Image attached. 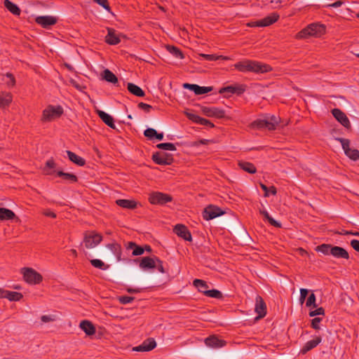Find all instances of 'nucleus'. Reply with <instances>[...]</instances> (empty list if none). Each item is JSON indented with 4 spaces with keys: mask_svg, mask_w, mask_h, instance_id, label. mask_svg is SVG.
I'll list each match as a JSON object with an SVG mask.
<instances>
[{
    "mask_svg": "<svg viewBox=\"0 0 359 359\" xmlns=\"http://www.w3.org/2000/svg\"><path fill=\"white\" fill-rule=\"evenodd\" d=\"M126 248L128 250H133V255L137 256L141 255L144 253V249L140 246L137 245L133 242H129L126 244Z\"/></svg>",
    "mask_w": 359,
    "mask_h": 359,
    "instance_id": "393cba45",
    "label": "nucleus"
},
{
    "mask_svg": "<svg viewBox=\"0 0 359 359\" xmlns=\"http://www.w3.org/2000/svg\"><path fill=\"white\" fill-rule=\"evenodd\" d=\"M320 320H321L320 318H315L314 319H313L312 320V327L314 329H318L319 328L318 324L320 322Z\"/></svg>",
    "mask_w": 359,
    "mask_h": 359,
    "instance_id": "13d9d810",
    "label": "nucleus"
},
{
    "mask_svg": "<svg viewBox=\"0 0 359 359\" xmlns=\"http://www.w3.org/2000/svg\"><path fill=\"white\" fill-rule=\"evenodd\" d=\"M156 346V341L150 338L144 341L142 344L133 348L135 351H149Z\"/></svg>",
    "mask_w": 359,
    "mask_h": 359,
    "instance_id": "f8f14e48",
    "label": "nucleus"
},
{
    "mask_svg": "<svg viewBox=\"0 0 359 359\" xmlns=\"http://www.w3.org/2000/svg\"><path fill=\"white\" fill-rule=\"evenodd\" d=\"M202 111L203 113L207 116H214L217 118H222L224 117V111L222 109H220L219 108H215V107H202Z\"/></svg>",
    "mask_w": 359,
    "mask_h": 359,
    "instance_id": "4468645a",
    "label": "nucleus"
},
{
    "mask_svg": "<svg viewBox=\"0 0 359 359\" xmlns=\"http://www.w3.org/2000/svg\"><path fill=\"white\" fill-rule=\"evenodd\" d=\"M200 56L203 57V58L208 60H216V59L221 57V56H215L214 55H208V54H201Z\"/></svg>",
    "mask_w": 359,
    "mask_h": 359,
    "instance_id": "6e6d98bb",
    "label": "nucleus"
},
{
    "mask_svg": "<svg viewBox=\"0 0 359 359\" xmlns=\"http://www.w3.org/2000/svg\"><path fill=\"white\" fill-rule=\"evenodd\" d=\"M185 114L187 115V116L192 120L193 121L196 122V123H198V120H199V118L200 116H197V115H195L194 114H191V113H189L188 111H185Z\"/></svg>",
    "mask_w": 359,
    "mask_h": 359,
    "instance_id": "5fc2aeb1",
    "label": "nucleus"
},
{
    "mask_svg": "<svg viewBox=\"0 0 359 359\" xmlns=\"http://www.w3.org/2000/svg\"><path fill=\"white\" fill-rule=\"evenodd\" d=\"M336 140L339 141L344 151L345 154L353 161H357L359 158V151L352 149L349 147L350 142L348 140L343 138H337Z\"/></svg>",
    "mask_w": 359,
    "mask_h": 359,
    "instance_id": "39448f33",
    "label": "nucleus"
},
{
    "mask_svg": "<svg viewBox=\"0 0 359 359\" xmlns=\"http://www.w3.org/2000/svg\"><path fill=\"white\" fill-rule=\"evenodd\" d=\"M308 293H309V290L307 289H304V288L300 289L299 302L301 304H304Z\"/></svg>",
    "mask_w": 359,
    "mask_h": 359,
    "instance_id": "8fccbe9b",
    "label": "nucleus"
},
{
    "mask_svg": "<svg viewBox=\"0 0 359 359\" xmlns=\"http://www.w3.org/2000/svg\"><path fill=\"white\" fill-rule=\"evenodd\" d=\"M212 90V87H201L198 85H195L194 92L196 95H202L210 92Z\"/></svg>",
    "mask_w": 359,
    "mask_h": 359,
    "instance_id": "e433bc0d",
    "label": "nucleus"
},
{
    "mask_svg": "<svg viewBox=\"0 0 359 359\" xmlns=\"http://www.w3.org/2000/svg\"><path fill=\"white\" fill-rule=\"evenodd\" d=\"M235 68L241 72H251L257 74H263L271 71V68L263 63L257 61L244 60L234 65Z\"/></svg>",
    "mask_w": 359,
    "mask_h": 359,
    "instance_id": "f257e3e1",
    "label": "nucleus"
},
{
    "mask_svg": "<svg viewBox=\"0 0 359 359\" xmlns=\"http://www.w3.org/2000/svg\"><path fill=\"white\" fill-rule=\"evenodd\" d=\"M174 231L177 236L183 238L184 240L191 241V233L185 226L182 224H177L175 226Z\"/></svg>",
    "mask_w": 359,
    "mask_h": 359,
    "instance_id": "dca6fc26",
    "label": "nucleus"
},
{
    "mask_svg": "<svg viewBox=\"0 0 359 359\" xmlns=\"http://www.w3.org/2000/svg\"><path fill=\"white\" fill-rule=\"evenodd\" d=\"M205 294L215 298H220L222 297V293L217 290H208L205 292Z\"/></svg>",
    "mask_w": 359,
    "mask_h": 359,
    "instance_id": "49530a36",
    "label": "nucleus"
},
{
    "mask_svg": "<svg viewBox=\"0 0 359 359\" xmlns=\"http://www.w3.org/2000/svg\"><path fill=\"white\" fill-rule=\"evenodd\" d=\"M156 262L157 264V266H156L155 268H157L160 272L164 273L165 271H164L163 266L161 264V262L158 258H156Z\"/></svg>",
    "mask_w": 359,
    "mask_h": 359,
    "instance_id": "e2e57ef3",
    "label": "nucleus"
},
{
    "mask_svg": "<svg viewBox=\"0 0 359 359\" xmlns=\"http://www.w3.org/2000/svg\"><path fill=\"white\" fill-rule=\"evenodd\" d=\"M139 107L142 109H144L147 111H149V110L151 109V106L147 104H145V103H143V102H140L139 104Z\"/></svg>",
    "mask_w": 359,
    "mask_h": 359,
    "instance_id": "0e129e2a",
    "label": "nucleus"
},
{
    "mask_svg": "<svg viewBox=\"0 0 359 359\" xmlns=\"http://www.w3.org/2000/svg\"><path fill=\"white\" fill-rule=\"evenodd\" d=\"M116 203L124 208L133 209L136 207V203L134 201L119 199L116 201Z\"/></svg>",
    "mask_w": 359,
    "mask_h": 359,
    "instance_id": "473e14b6",
    "label": "nucleus"
},
{
    "mask_svg": "<svg viewBox=\"0 0 359 359\" xmlns=\"http://www.w3.org/2000/svg\"><path fill=\"white\" fill-rule=\"evenodd\" d=\"M55 318L51 316H41V320L44 323L53 321Z\"/></svg>",
    "mask_w": 359,
    "mask_h": 359,
    "instance_id": "680f3d73",
    "label": "nucleus"
},
{
    "mask_svg": "<svg viewBox=\"0 0 359 359\" xmlns=\"http://www.w3.org/2000/svg\"><path fill=\"white\" fill-rule=\"evenodd\" d=\"M224 214V212L222 211L218 207L213 205H210L204 209L203 216L205 219L210 220L215 219L219 216H221Z\"/></svg>",
    "mask_w": 359,
    "mask_h": 359,
    "instance_id": "423d86ee",
    "label": "nucleus"
},
{
    "mask_svg": "<svg viewBox=\"0 0 359 359\" xmlns=\"http://www.w3.org/2000/svg\"><path fill=\"white\" fill-rule=\"evenodd\" d=\"M196 84L184 83L183 87L186 89L194 90Z\"/></svg>",
    "mask_w": 359,
    "mask_h": 359,
    "instance_id": "69168bd1",
    "label": "nucleus"
},
{
    "mask_svg": "<svg viewBox=\"0 0 359 359\" xmlns=\"http://www.w3.org/2000/svg\"><path fill=\"white\" fill-rule=\"evenodd\" d=\"M325 32L324 25L313 23L307 26L297 34V39H304L308 36L320 37Z\"/></svg>",
    "mask_w": 359,
    "mask_h": 359,
    "instance_id": "f03ea898",
    "label": "nucleus"
},
{
    "mask_svg": "<svg viewBox=\"0 0 359 359\" xmlns=\"http://www.w3.org/2000/svg\"><path fill=\"white\" fill-rule=\"evenodd\" d=\"M194 285L196 287L198 288V290L200 292H203L204 294H205V292L208 291L207 289L208 287L206 283L202 280L195 279L194 281Z\"/></svg>",
    "mask_w": 359,
    "mask_h": 359,
    "instance_id": "c9c22d12",
    "label": "nucleus"
},
{
    "mask_svg": "<svg viewBox=\"0 0 359 359\" xmlns=\"http://www.w3.org/2000/svg\"><path fill=\"white\" fill-rule=\"evenodd\" d=\"M90 263L92 264V265L93 266H95L96 268L101 269L105 270L108 268V266H105L104 263L100 259H91Z\"/></svg>",
    "mask_w": 359,
    "mask_h": 359,
    "instance_id": "a19ab883",
    "label": "nucleus"
},
{
    "mask_svg": "<svg viewBox=\"0 0 359 359\" xmlns=\"http://www.w3.org/2000/svg\"><path fill=\"white\" fill-rule=\"evenodd\" d=\"M97 113L99 115L100 118L110 128L115 129L116 126L114 123V119L112 116H111L109 114H107L106 112L101 111V110H97Z\"/></svg>",
    "mask_w": 359,
    "mask_h": 359,
    "instance_id": "6ab92c4d",
    "label": "nucleus"
},
{
    "mask_svg": "<svg viewBox=\"0 0 359 359\" xmlns=\"http://www.w3.org/2000/svg\"><path fill=\"white\" fill-rule=\"evenodd\" d=\"M259 184L262 189L265 191V196H269V193H271L273 195L276 194V190L274 187H271L270 189H269L266 185H264L262 183H260Z\"/></svg>",
    "mask_w": 359,
    "mask_h": 359,
    "instance_id": "c03bdc74",
    "label": "nucleus"
},
{
    "mask_svg": "<svg viewBox=\"0 0 359 359\" xmlns=\"http://www.w3.org/2000/svg\"><path fill=\"white\" fill-rule=\"evenodd\" d=\"M245 91V88L242 86H227L226 88H224L220 90L219 93H223L225 92H229L231 93H236L238 95L242 94Z\"/></svg>",
    "mask_w": 359,
    "mask_h": 359,
    "instance_id": "b1692460",
    "label": "nucleus"
},
{
    "mask_svg": "<svg viewBox=\"0 0 359 359\" xmlns=\"http://www.w3.org/2000/svg\"><path fill=\"white\" fill-rule=\"evenodd\" d=\"M102 78L108 82L116 83L118 81L116 76L109 69H106L101 74Z\"/></svg>",
    "mask_w": 359,
    "mask_h": 359,
    "instance_id": "c756f323",
    "label": "nucleus"
},
{
    "mask_svg": "<svg viewBox=\"0 0 359 359\" xmlns=\"http://www.w3.org/2000/svg\"><path fill=\"white\" fill-rule=\"evenodd\" d=\"M144 135L148 138H152L155 137L156 135H157V132L154 128H147L144 130Z\"/></svg>",
    "mask_w": 359,
    "mask_h": 359,
    "instance_id": "de8ad7c7",
    "label": "nucleus"
},
{
    "mask_svg": "<svg viewBox=\"0 0 359 359\" xmlns=\"http://www.w3.org/2000/svg\"><path fill=\"white\" fill-rule=\"evenodd\" d=\"M331 255L337 258H348V254L346 250L338 246L332 247Z\"/></svg>",
    "mask_w": 359,
    "mask_h": 359,
    "instance_id": "5701e85b",
    "label": "nucleus"
},
{
    "mask_svg": "<svg viewBox=\"0 0 359 359\" xmlns=\"http://www.w3.org/2000/svg\"><path fill=\"white\" fill-rule=\"evenodd\" d=\"M306 305V306H309V307H313V308L317 307V305L316 304V296L314 294L312 293L311 294H310V296L307 299Z\"/></svg>",
    "mask_w": 359,
    "mask_h": 359,
    "instance_id": "a18cd8bd",
    "label": "nucleus"
},
{
    "mask_svg": "<svg viewBox=\"0 0 359 359\" xmlns=\"http://www.w3.org/2000/svg\"><path fill=\"white\" fill-rule=\"evenodd\" d=\"M241 168L249 173H255L256 172L255 167L249 162L241 161L238 163Z\"/></svg>",
    "mask_w": 359,
    "mask_h": 359,
    "instance_id": "72a5a7b5",
    "label": "nucleus"
},
{
    "mask_svg": "<svg viewBox=\"0 0 359 359\" xmlns=\"http://www.w3.org/2000/svg\"><path fill=\"white\" fill-rule=\"evenodd\" d=\"M260 214L264 217L266 220H267L271 225L276 226V227H280L281 224L278 221L275 220L273 217H271L266 210L265 209H260L259 210Z\"/></svg>",
    "mask_w": 359,
    "mask_h": 359,
    "instance_id": "c85d7f7f",
    "label": "nucleus"
},
{
    "mask_svg": "<svg viewBox=\"0 0 359 359\" xmlns=\"http://www.w3.org/2000/svg\"><path fill=\"white\" fill-rule=\"evenodd\" d=\"M12 100V95L11 93L2 92L0 93V107H5L8 106Z\"/></svg>",
    "mask_w": 359,
    "mask_h": 359,
    "instance_id": "cd10ccee",
    "label": "nucleus"
},
{
    "mask_svg": "<svg viewBox=\"0 0 359 359\" xmlns=\"http://www.w3.org/2000/svg\"><path fill=\"white\" fill-rule=\"evenodd\" d=\"M140 266L142 270L154 269L157 266L156 258L149 257H143L140 263Z\"/></svg>",
    "mask_w": 359,
    "mask_h": 359,
    "instance_id": "f3484780",
    "label": "nucleus"
},
{
    "mask_svg": "<svg viewBox=\"0 0 359 359\" xmlns=\"http://www.w3.org/2000/svg\"><path fill=\"white\" fill-rule=\"evenodd\" d=\"M279 118L276 116L266 115L262 118L252 122L250 126L252 128H266L269 130H274L279 123Z\"/></svg>",
    "mask_w": 359,
    "mask_h": 359,
    "instance_id": "7ed1b4c3",
    "label": "nucleus"
},
{
    "mask_svg": "<svg viewBox=\"0 0 359 359\" xmlns=\"http://www.w3.org/2000/svg\"><path fill=\"white\" fill-rule=\"evenodd\" d=\"M57 175L60 177H64L66 180H70L72 182H76L77 180L76 177L74 175H72L70 173H66L62 171H58Z\"/></svg>",
    "mask_w": 359,
    "mask_h": 359,
    "instance_id": "79ce46f5",
    "label": "nucleus"
},
{
    "mask_svg": "<svg viewBox=\"0 0 359 359\" xmlns=\"http://www.w3.org/2000/svg\"><path fill=\"white\" fill-rule=\"evenodd\" d=\"M22 297V294L16 292L7 291L6 295V298L8 299L10 301H19Z\"/></svg>",
    "mask_w": 359,
    "mask_h": 359,
    "instance_id": "4c0bfd02",
    "label": "nucleus"
},
{
    "mask_svg": "<svg viewBox=\"0 0 359 359\" xmlns=\"http://www.w3.org/2000/svg\"><path fill=\"white\" fill-rule=\"evenodd\" d=\"M56 21L55 18L50 15L39 16L36 18V22L45 28L54 25Z\"/></svg>",
    "mask_w": 359,
    "mask_h": 359,
    "instance_id": "2eb2a0df",
    "label": "nucleus"
},
{
    "mask_svg": "<svg viewBox=\"0 0 359 359\" xmlns=\"http://www.w3.org/2000/svg\"><path fill=\"white\" fill-rule=\"evenodd\" d=\"M324 314V309L323 308H317L316 309L313 310V311H311L310 313H309V316L313 317V316H319V315H323Z\"/></svg>",
    "mask_w": 359,
    "mask_h": 359,
    "instance_id": "3c124183",
    "label": "nucleus"
},
{
    "mask_svg": "<svg viewBox=\"0 0 359 359\" xmlns=\"http://www.w3.org/2000/svg\"><path fill=\"white\" fill-rule=\"evenodd\" d=\"M157 147L161 149L174 151L175 147L172 143H161L157 145Z\"/></svg>",
    "mask_w": 359,
    "mask_h": 359,
    "instance_id": "37998d69",
    "label": "nucleus"
},
{
    "mask_svg": "<svg viewBox=\"0 0 359 359\" xmlns=\"http://www.w3.org/2000/svg\"><path fill=\"white\" fill-rule=\"evenodd\" d=\"M255 312L258 313V316L255 318V320H258L266 315V304L262 298L259 296L256 297Z\"/></svg>",
    "mask_w": 359,
    "mask_h": 359,
    "instance_id": "9b49d317",
    "label": "nucleus"
},
{
    "mask_svg": "<svg viewBox=\"0 0 359 359\" xmlns=\"http://www.w3.org/2000/svg\"><path fill=\"white\" fill-rule=\"evenodd\" d=\"M205 344L209 348L217 349L224 346L226 341L212 335L205 339Z\"/></svg>",
    "mask_w": 359,
    "mask_h": 359,
    "instance_id": "9d476101",
    "label": "nucleus"
},
{
    "mask_svg": "<svg viewBox=\"0 0 359 359\" xmlns=\"http://www.w3.org/2000/svg\"><path fill=\"white\" fill-rule=\"evenodd\" d=\"M108 34L105 37V41L110 45H116L120 42L119 35L114 29L108 28Z\"/></svg>",
    "mask_w": 359,
    "mask_h": 359,
    "instance_id": "a211bd4d",
    "label": "nucleus"
},
{
    "mask_svg": "<svg viewBox=\"0 0 359 359\" xmlns=\"http://www.w3.org/2000/svg\"><path fill=\"white\" fill-rule=\"evenodd\" d=\"M127 88L130 93L136 96L143 97L144 95V91L139 86L132 83H128Z\"/></svg>",
    "mask_w": 359,
    "mask_h": 359,
    "instance_id": "bb28decb",
    "label": "nucleus"
},
{
    "mask_svg": "<svg viewBox=\"0 0 359 359\" xmlns=\"http://www.w3.org/2000/svg\"><path fill=\"white\" fill-rule=\"evenodd\" d=\"M133 299L134 298L132 297H121L119 298L120 302L123 304H130Z\"/></svg>",
    "mask_w": 359,
    "mask_h": 359,
    "instance_id": "864d4df0",
    "label": "nucleus"
},
{
    "mask_svg": "<svg viewBox=\"0 0 359 359\" xmlns=\"http://www.w3.org/2000/svg\"><path fill=\"white\" fill-rule=\"evenodd\" d=\"M62 109L60 107L49 106L43 112V118L45 121H51L59 117L62 114Z\"/></svg>",
    "mask_w": 359,
    "mask_h": 359,
    "instance_id": "0eeeda50",
    "label": "nucleus"
},
{
    "mask_svg": "<svg viewBox=\"0 0 359 359\" xmlns=\"http://www.w3.org/2000/svg\"><path fill=\"white\" fill-rule=\"evenodd\" d=\"M166 48L172 55L176 57L183 58V54L177 48L172 46H167Z\"/></svg>",
    "mask_w": 359,
    "mask_h": 359,
    "instance_id": "58836bf2",
    "label": "nucleus"
},
{
    "mask_svg": "<svg viewBox=\"0 0 359 359\" xmlns=\"http://www.w3.org/2000/svg\"><path fill=\"white\" fill-rule=\"evenodd\" d=\"M70 83H71V84H72L73 86H74V87H75V88H76L77 89L80 90H81V86L79 84H78V83H77L74 80L71 79V80H70Z\"/></svg>",
    "mask_w": 359,
    "mask_h": 359,
    "instance_id": "774afa93",
    "label": "nucleus"
},
{
    "mask_svg": "<svg viewBox=\"0 0 359 359\" xmlns=\"http://www.w3.org/2000/svg\"><path fill=\"white\" fill-rule=\"evenodd\" d=\"M198 123H201L202 125L210 126L211 127L214 126V125L212 123H211L208 120L201 118V117L199 118Z\"/></svg>",
    "mask_w": 359,
    "mask_h": 359,
    "instance_id": "4d7b16f0",
    "label": "nucleus"
},
{
    "mask_svg": "<svg viewBox=\"0 0 359 359\" xmlns=\"http://www.w3.org/2000/svg\"><path fill=\"white\" fill-rule=\"evenodd\" d=\"M95 3L103 7L106 11L111 12L107 0H93Z\"/></svg>",
    "mask_w": 359,
    "mask_h": 359,
    "instance_id": "09e8293b",
    "label": "nucleus"
},
{
    "mask_svg": "<svg viewBox=\"0 0 359 359\" xmlns=\"http://www.w3.org/2000/svg\"><path fill=\"white\" fill-rule=\"evenodd\" d=\"M25 280L29 284L39 283L41 279V276L31 268H23L21 269Z\"/></svg>",
    "mask_w": 359,
    "mask_h": 359,
    "instance_id": "20e7f679",
    "label": "nucleus"
},
{
    "mask_svg": "<svg viewBox=\"0 0 359 359\" xmlns=\"http://www.w3.org/2000/svg\"><path fill=\"white\" fill-rule=\"evenodd\" d=\"M107 248H109L113 255L117 254L119 250V246L117 244H109Z\"/></svg>",
    "mask_w": 359,
    "mask_h": 359,
    "instance_id": "603ef678",
    "label": "nucleus"
},
{
    "mask_svg": "<svg viewBox=\"0 0 359 359\" xmlns=\"http://www.w3.org/2000/svg\"><path fill=\"white\" fill-rule=\"evenodd\" d=\"M321 342V338L317 337L316 339L311 340L308 341L304 346L301 350V352L302 353H305L307 351L311 350L312 348H315L318 344H319Z\"/></svg>",
    "mask_w": 359,
    "mask_h": 359,
    "instance_id": "a878e982",
    "label": "nucleus"
},
{
    "mask_svg": "<svg viewBox=\"0 0 359 359\" xmlns=\"http://www.w3.org/2000/svg\"><path fill=\"white\" fill-rule=\"evenodd\" d=\"M15 213L11 210L4 208H0L1 220L13 219L15 217Z\"/></svg>",
    "mask_w": 359,
    "mask_h": 359,
    "instance_id": "7c9ffc66",
    "label": "nucleus"
},
{
    "mask_svg": "<svg viewBox=\"0 0 359 359\" xmlns=\"http://www.w3.org/2000/svg\"><path fill=\"white\" fill-rule=\"evenodd\" d=\"M351 245L354 250L359 252V241L352 240L351 242Z\"/></svg>",
    "mask_w": 359,
    "mask_h": 359,
    "instance_id": "052dcab7",
    "label": "nucleus"
},
{
    "mask_svg": "<svg viewBox=\"0 0 359 359\" xmlns=\"http://www.w3.org/2000/svg\"><path fill=\"white\" fill-rule=\"evenodd\" d=\"M343 4V2L341 1H337L330 5H329V6H331V7H334V8H337V7H339L341 6V5Z\"/></svg>",
    "mask_w": 359,
    "mask_h": 359,
    "instance_id": "338daca9",
    "label": "nucleus"
},
{
    "mask_svg": "<svg viewBox=\"0 0 359 359\" xmlns=\"http://www.w3.org/2000/svg\"><path fill=\"white\" fill-rule=\"evenodd\" d=\"M67 154L71 161L74 162V163L79 165H84L85 161L80 156H77L76 154L70 151H67Z\"/></svg>",
    "mask_w": 359,
    "mask_h": 359,
    "instance_id": "2f4dec72",
    "label": "nucleus"
},
{
    "mask_svg": "<svg viewBox=\"0 0 359 359\" xmlns=\"http://www.w3.org/2000/svg\"><path fill=\"white\" fill-rule=\"evenodd\" d=\"M332 247L330 245L323 244L318 246L316 250L325 255L331 254Z\"/></svg>",
    "mask_w": 359,
    "mask_h": 359,
    "instance_id": "ea45409f",
    "label": "nucleus"
},
{
    "mask_svg": "<svg viewBox=\"0 0 359 359\" xmlns=\"http://www.w3.org/2000/svg\"><path fill=\"white\" fill-rule=\"evenodd\" d=\"M332 115L334 118L344 127L348 128L351 126L349 120L348 119L346 114L339 109H334L332 111Z\"/></svg>",
    "mask_w": 359,
    "mask_h": 359,
    "instance_id": "ddd939ff",
    "label": "nucleus"
},
{
    "mask_svg": "<svg viewBox=\"0 0 359 359\" xmlns=\"http://www.w3.org/2000/svg\"><path fill=\"white\" fill-rule=\"evenodd\" d=\"M4 6L14 15L20 14V11L19 8L9 0H4Z\"/></svg>",
    "mask_w": 359,
    "mask_h": 359,
    "instance_id": "f704fd0d",
    "label": "nucleus"
},
{
    "mask_svg": "<svg viewBox=\"0 0 359 359\" xmlns=\"http://www.w3.org/2000/svg\"><path fill=\"white\" fill-rule=\"evenodd\" d=\"M278 15L273 13L271 15H269L262 20L257 21L256 25H257V27H266L275 22L278 20Z\"/></svg>",
    "mask_w": 359,
    "mask_h": 359,
    "instance_id": "aec40b11",
    "label": "nucleus"
},
{
    "mask_svg": "<svg viewBox=\"0 0 359 359\" xmlns=\"http://www.w3.org/2000/svg\"><path fill=\"white\" fill-rule=\"evenodd\" d=\"M149 200L152 204L163 205L170 201L172 198L161 192H153L150 194Z\"/></svg>",
    "mask_w": 359,
    "mask_h": 359,
    "instance_id": "6e6552de",
    "label": "nucleus"
},
{
    "mask_svg": "<svg viewBox=\"0 0 359 359\" xmlns=\"http://www.w3.org/2000/svg\"><path fill=\"white\" fill-rule=\"evenodd\" d=\"M102 236L97 233L86 234L84 236L85 245L88 249L96 247L102 241Z\"/></svg>",
    "mask_w": 359,
    "mask_h": 359,
    "instance_id": "1a4fd4ad",
    "label": "nucleus"
},
{
    "mask_svg": "<svg viewBox=\"0 0 359 359\" xmlns=\"http://www.w3.org/2000/svg\"><path fill=\"white\" fill-rule=\"evenodd\" d=\"M153 159L156 163L160 165H168L171 163V158L166 154H154Z\"/></svg>",
    "mask_w": 359,
    "mask_h": 359,
    "instance_id": "412c9836",
    "label": "nucleus"
},
{
    "mask_svg": "<svg viewBox=\"0 0 359 359\" xmlns=\"http://www.w3.org/2000/svg\"><path fill=\"white\" fill-rule=\"evenodd\" d=\"M80 327L88 335H92L95 333L93 325L88 320H83L80 323Z\"/></svg>",
    "mask_w": 359,
    "mask_h": 359,
    "instance_id": "4be33fe9",
    "label": "nucleus"
},
{
    "mask_svg": "<svg viewBox=\"0 0 359 359\" xmlns=\"http://www.w3.org/2000/svg\"><path fill=\"white\" fill-rule=\"evenodd\" d=\"M55 167V162L51 159L46 162L45 168L46 169H53Z\"/></svg>",
    "mask_w": 359,
    "mask_h": 359,
    "instance_id": "bf43d9fd",
    "label": "nucleus"
}]
</instances>
